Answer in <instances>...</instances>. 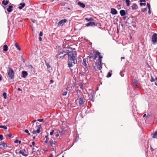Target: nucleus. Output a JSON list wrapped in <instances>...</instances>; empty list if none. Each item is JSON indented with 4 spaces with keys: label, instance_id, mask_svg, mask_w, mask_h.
<instances>
[{
    "label": "nucleus",
    "instance_id": "f257e3e1",
    "mask_svg": "<svg viewBox=\"0 0 157 157\" xmlns=\"http://www.w3.org/2000/svg\"><path fill=\"white\" fill-rule=\"evenodd\" d=\"M67 55L68 57L67 67L70 68L71 71H72L73 70L71 68L72 67L73 64H76L77 63L76 58L77 54L75 51L73 50L69 51L67 50L66 52L64 51H59L56 57L58 59H63Z\"/></svg>",
    "mask_w": 157,
    "mask_h": 157
},
{
    "label": "nucleus",
    "instance_id": "f03ea898",
    "mask_svg": "<svg viewBox=\"0 0 157 157\" xmlns=\"http://www.w3.org/2000/svg\"><path fill=\"white\" fill-rule=\"evenodd\" d=\"M98 56L99 57V62L101 64H102L101 59L102 58V56L101 55V53L98 51H96L95 52V54L94 56V59H96Z\"/></svg>",
    "mask_w": 157,
    "mask_h": 157
},
{
    "label": "nucleus",
    "instance_id": "7ed1b4c3",
    "mask_svg": "<svg viewBox=\"0 0 157 157\" xmlns=\"http://www.w3.org/2000/svg\"><path fill=\"white\" fill-rule=\"evenodd\" d=\"M8 75L9 77L11 79H13L14 78V72L13 70L11 68H9L8 73Z\"/></svg>",
    "mask_w": 157,
    "mask_h": 157
},
{
    "label": "nucleus",
    "instance_id": "20e7f679",
    "mask_svg": "<svg viewBox=\"0 0 157 157\" xmlns=\"http://www.w3.org/2000/svg\"><path fill=\"white\" fill-rule=\"evenodd\" d=\"M103 64V63H102V64H99L97 62H96L95 63V66H93V67L94 69L96 71H98L101 70V69L102 68V67L101 65Z\"/></svg>",
    "mask_w": 157,
    "mask_h": 157
},
{
    "label": "nucleus",
    "instance_id": "39448f33",
    "mask_svg": "<svg viewBox=\"0 0 157 157\" xmlns=\"http://www.w3.org/2000/svg\"><path fill=\"white\" fill-rule=\"evenodd\" d=\"M85 102V99L84 98L78 97V103L79 106H81Z\"/></svg>",
    "mask_w": 157,
    "mask_h": 157
},
{
    "label": "nucleus",
    "instance_id": "423d86ee",
    "mask_svg": "<svg viewBox=\"0 0 157 157\" xmlns=\"http://www.w3.org/2000/svg\"><path fill=\"white\" fill-rule=\"evenodd\" d=\"M82 65H84L86 68V70H85V73H88V70L89 67V65H88L86 63V60L85 59H83V63Z\"/></svg>",
    "mask_w": 157,
    "mask_h": 157
},
{
    "label": "nucleus",
    "instance_id": "0eeeda50",
    "mask_svg": "<svg viewBox=\"0 0 157 157\" xmlns=\"http://www.w3.org/2000/svg\"><path fill=\"white\" fill-rule=\"evenodd\" d=\"M151 40L153 43H155L157 42V34L154 33L151 37Z\"/></svg>",
    "mask_w": 157,
    "mask_h": 157
},
{
    "label": "nucleus",
    "instance_id": "6e6552de",
    "mask_svg": "<svg viewBox=\"0 0 157 157\" xmlns=\"http://www.w3.org/2000/svg\"><path fill=\"white\" fill-rule=\"evenodd\" d=\"M67 21V19L65 18L61 20L57 24L58 26L59 27L60 26H63L64 24Z\"/></svg>",
    "mask_w": 157,
    "mask_h": 157
},
{
    "label": "nucleus",
    "instance_id": "1a4fd4ad",
    "mask_svg": "<svg viewBox=\"0 0 157 157\" xmlns=\"http://www.w3.org/2000/svg\"><path fill=\"white\" fill-rule=\"evenodd\" d=\"M38 128L36 131L33 130L32 133L33 134H35L36 133H39L40 132V129L41 128V125H39L37 126Z\"/></svg>",
    "mask_w": 157,
    "mask_h": 157
},
{
    "label": "nucleus",
    "instance_id": "9d476101",
    "mask_svg": "<svg viewBox=\"0 0 157 157\" xmlns=\"http://www.w3.org/2000/svg\"><path fill=\"white\" fill-rule=\"evenodd\" d=\"M0 146H1L0 147L2 149H5L6 147H8V145L6 143L3 142H1L0 144Z\"/></svg>",
    "mask_w": 157,
    "mask_h": 157
},
{
    "label": "nucleus",
    "instance_id": "9b49d317",
    "mask_svg": "<svg viewBox=\"0 0 157 157\" xmlns=\"http://www.w3.org/2000/svg\"><path fill=\"white\" fill-rule=\"evenodd\" d=\"M110 13L113 15H116L117 14V12L115 9L112 8L111 9Z\"/></svg>",
    "mask_w": 157,
    "mask_h": 157
},
{
    "label": "nucleus",
    "instance_id": "f8f14e48",
    "mask_svg": "<svg viewBox=\"0 0 157 157\" xmlns=\"http://www.w3.org/2000/svg\"><path fill=\"white\" fill-rule=\"evenodd\" d=\"M95 23L94 22H90L86 24V26L88 27L90 26H92L93 25H97V24H95Z\"/></svg>",
    "mask_w": 157,
    "mask_h": 157
},
{
    "label": "nucleus",
    "instance_id": "ddd939ff",
    "mask_svg": "<svg viewBox=\"0 0 157 157\" xmlns=\"http://www.w3.org/2000/svg\"><path fill=\"white\" fill-rule=\"evenodd\" d=\"M94 92H92L90 93V94L89 95V99L92 101L93 98H94Z\"/></svg>",
    "mask_w": 157,
    "mask_h": 157
},
{
    "label": "nucleus",
    "instance_id": "4468645a",
    "mask_svg": "<svg viewBox=\"0 0 157 157\" xmlns=\"http://www.w3.org/2000/svg\"><path fill=\"white\" fill-rule=\"evenodd\" d=\"M77 5L79 6L80 7L82 8H84L85 7V5L80 2H78Z\"/></svg>",
    "mask_w": 157,
    "mask_h": 157
},
{
    "label": "nucleus",
    "instance_id": "2eb2a0df",
    "mask_svg": "<svg viewBox=\"0 0 157 157\" xmlns=\"http://www.w3.org/2000/svg\"><path fill=\"white\" fill-rule=\"evenodd\" d=\"M132 10H136L138 8V6L137 4L136 3H134L133 5L132 6Z\"/></svg>",
    "mask_w": 157,
    "mask_h": 157
},
{
    "label": "nucleus",
    "instance_id": "dca6fc26",
    "mask_svg": "<svg viewBox=\"0 0 157 157\" xmlns=\"http://www.w3.org/2000/svg\"><path fill=\"white\" fill-rule=\"evenodd\" d=\"M18 154H21L23 156L25 157H27L28 156L27 155L24 153V151L23 150H21L18 152Z\"/></svg>",
    "mask_w": 157,
    "mask_h": 157
},
{
    "label": "nucleus",
    "instance_id": "f3484780",
    "mask_svg": "<svg viewBox=\"0 0 157 157\" xmlns=\"http://www.w3.org/2000/svg\"><path fill=\"white\" fill-rule=\"evenodd\" d=\"M22 77L24 78H25L28 75L27 72L25 71H23L22 72Z\"/></svg>",
    "mask_w": 157,
    "mask_h": 157
},
{
    "label": "nucleus",
    "instance_id": "a211bd4d",
    "mask_svg": "<svg viewBox=\"0 0 157 157\" xmlns=\"http://www.w3.org/2000/svg\"><path fill=\"white\" fill-rule=\"evenodd\" d=\"M13 8V6H9L8 7V8L7 9V11L9 13L11 12L12 11Z\"/></svg>",
    "mask_w": 157,
    "mask_h": 157
},
{
    "label": "nucleus",
    "instance_id": "6ab92c4d",
    "mask_svg": "<svg viewBox=\"0 0 157 157\" xmlns=\"http://www.w3.org/2000/svg\"><path fill=\"white\" fill-rule=\"evenodd\" d=\"M120 13L121 16H123L125 15L126 12L124 10H121L120 11Z\"/></svg>",
    "mask_w": 157,
    "mask_h": 157
},
{
    "label": "nucleus",
    "instance_id": "aec40b11",
    "mask_svg": "<svg viewBox=\"0 0 157 157\" xmlns=\"http://www.w3.org/2000/svg\"><path fill=\"white\" fill-rule=\"evenodd\" d=\"M20 6L18 7V8L19 9L21 10L24 7L25 5V3H21L20 4Z\"/></svg>",
    "mask_w": 157,
    "mask_h": 157
},
{
    "label": "nucleus",
    "instance_id": "412c9836",
    "mask_svg": "<svg viewBox=\"0 0 157 157\" xmlns=\"http://www.w3.org/2000/svg\"><path fill=\"white\" fill-rule=\"evenodd\" d=\"M9 2L7 0H3L2 2V3L4 6H6L7 5L8 3H9Z\"/></svg>",
    "mask_w": 157,
    "mask_h": 157
},
{
    "label": "nucleus",
    "instance_id": "4be33fe9",
    "mask_svg": "<svg viewBox=\"0 0 157 157\" xmlns=\"http://www.w3.org/2000/svg\"><path fill=\"white\" fill-rule=\"evenodd\" d=\"M15 45L16 47L17 48V49L19 51H21V48L20 47V46L19 44L17 43H16L15 44Z\"/></svg>",
    "mask_w": 157,
    "mask_h": 157
},
{
    "label": "nucleus",
    "instance_id": "5701e85b",
    "mask_svg": "<svg viewBox=\"0 0 157 157\" xmlns=\"http://www.w3.org/2000/svg\"><path fill=\"white\" fill-rule=\"evenodd\" d=\"M8 48L6 45H5L3 46V50L5 52H6L8 50Z\"/></svg>",
    "mask_w": 157,
    "mask_h": 157
},
{
    "label": "nucleus",
    "instance_id": "b1692460",
    "mask_svg": "<svg viewBox=\"0 0 157 157\" xmlns=\"http://www.w3.org/2000/svg\"><path fill=\"white\" fill-rule=\"evenodd\" d=\"M85 20L87 21H94V19L92 17L90 18H85Z\"/></svg>",
    "mask_w": 157,
    "mask_h": 157
},
{
    "label": "nucleus",
    "instance_id": "393cba45",
    "mask_svg": "<svg viewBox=\"0 0 157 157\" xmlns=\"http://www.w3.org/2000/svg\"><path fill=\"white\" fill-rule=\"evenodd\" d=\"M152 137L154 138L157 139V131L154 133Z\"/></svg>",
    "mask_w": 157,
    "mask_h": 157
},
{
    "label": "nucleus",
    "instance_id": "a878e982",
    "mask_svg": "<svg viewBox=\"0 0 157 157\" xmlns=\"http://www.w3.org/2000/svg\"><path fill=\"white\" fill-rule=\"evenodd\" d=\"M54 141L52 139H51L49 141V142L50 143V144L49 145V146L50 147H53V144Z\"/></svg>",
    "mask_w": 157,
    "mask_h": 157
},
{
    "label": "nucleus",
    "instance_id": "bb28decb",
    "mask_svg": "<svg viewBox=\"0 0 157 157\" xmlns=\"http://www.w3.org/2000/svg\"><path fill=\"white\" fill-rule=\"evenodd\" d=\"M130 2L129 0H125V2L127 6H129L130 5Z\"/></svg>",
    "mask_w": 157,
    "mask_h": 157
},
{
    "label": "nucleus",
    "instance_id": "cd10ccee",
    "mask_svg": "<svg viewBox=\"0 0 157 157\" xmlns=\"http://www.w3.org/2000/svg\"><path fill=\"white\" fill-rule=\"evenodd\" d=\"M3 96L4 99H6L7 98V94L6 92H4L3 93Z\"/></svg>",
    "mask_w": 157,
    "mask_h": 157
},
{
    "label": "nucleus",
    "instance_id": "c85d7f7f",
    "mask_svg": "<svg viewBox=\"0 0 157 157\" xmlns=\"http://www.w3.org/2000/svg\"><path fill=\"white\" fill-rule=\"evenodd\" d=\"M0 128H4V129H6L7 127L5 125H1L0 126Z\"/></svg>",
    "mask_w": 157,
    "mask_h": 157
},
{
    "label": "nucleus",
    "instance_id": "c756f323",
    "mask_svg": "<svg viewBox=\"0 0 157 157\" xmlns=\"http://www.w3.org/2000/svg\"><path fill=\"white\" fill-rule=\"evenodd\" d=\"M14 142L15 143H17L18 142L19 144H21V140H16L14 141Z\"/></svg>",
    "mask_w": 157,
    "mask_h": 157
},
{
    "label": "nucleus",
    "instance_id": "7c9ffc66",
    "mask_svg": "<svg viewBox=\"0 0 157 157\" xmlns=\"http://www.w3.org/2000/svg\"><path fill=\"white\" fill-rule=\"evenodd\" d=\"M54 134L56 137H58L59 136V133L58 132H55Z\"/></svg>",
    "mask_w": 157,
    "mask_h": 157
},
{
    "label": "nucleus",
    "instance_id": "2f4dec72",
    "mask_svg": "<svg viewBox=\"0 0 157 157\" xmlns=\"http://www.w3.org/2000/svg\"><path fill=\"white\" fill-rule=\"evenodd\" d=\"M24 131H25V132L28 133V135H29V136L30 135V134L29 133V131L28 129L25 130Z\"/></svg>",
    "mask_w": 157,
    "mask_h": 157
},
{
    "label": "nucleus",
    "instance_id": "473e14b6",
    "mask_svg": "<svg viewBox=\"0 0 157 157\" xmlns=\"http://www.w3.org/2000/svg\"><path fill=\"white\" fill-rule=\"evenodd\" d=\"M111 75H112V74L110 72H109L108 73V74H107V75L106 77L107 78H109V77H110L111 76Z\"/></svg>",
    "mask_w": 157,
    "mask_h": 157
},
{
    "label": "nucleus",
    "instance_id": "72a5a7b5",
    "mask_svg": "<svg viewBox=\"0 0 157 157\" xmlns=\"http://www.w3.org/2000/svg\"><path fill=\"white\" fill-rule=\"evenodd\" d=\"M96 23L95 24H97V25H96L98 26H101V24L100 23H98V22H95Z\"/></svg>",
    "mask_w": 157,
    "mask_h": 157
},
{
    "label": "nucleus",
    "instance_id": "f704fd0d",
    "mask_svg": "<svg viewBox=\"0 0 157 157\" xmlns=\"http://www.w3.org/2000/svg\"><path fill=\"white\" fill-rule=\"evenodd\" d=\"M3 139V136L2 135H0V140H2Z\"/></svg>",
    "mask_w": 157,
    "mask_h": 157
},
{
    "label": "nucleus",
    "instance_id": "c9c22d12",
    "mask_svg": "<svg viewBox=\"0 0 157 157\" xmlns=\"http://www.w3.org/2000/svg\"><path fill=\"white\" fill-rule=\"evenodd\" d=\"M140 6H145L146 5V4L145 3V2L144 3H140Z\"/></svg>",
    "mask_w": 157,
    "mask_h": 157
},
{
    "label": "nucleus",
    "instance_id": "e433bc0d",
    "mask_svg": "<svg viewBox=\"0 0 157 157\" xmlns=\"http://www.w3.org/2000/svg\"><path fill=\"white\" fill-rule=\"evenodd\" d=\"M67 94V91H65L63 92V96H66Z\"/></svg>",
    "mask_w": 157,
    "mask_h": 157
},
{
    "label": "nucleus",
    "instance_id": "4c0bfd02",
    "mask_svg": "<svg viewBox=\"0 0 157 157\" xmlns=\"http://www.w3.org/2000/svg\"><path fill=\"white\" fill-rule=\"evenodd\" d=\"M147 6L148 7V9H149V8L150 9V5L149 3H147Z\"/></svg>",
    "mask_w": 157,
    "mask_h": 157
},
{
    "label": "nucleus",
    "instance_id": "58836bf2",
    "mask_svg": "<svg viewBox=\"0 0 157 157\" xmlns=\"http://www.w3.org/2000/svg\"><path fill=\"white\" fill-rule=\"evenodd\" d=\"M54 131L53 130H52V131L50 132V135H52L54 133Z\"/></svg>",
    "mask_w": 157,
    "mask_h": 157
},
{
    "label": "nucleus",
    "instance_id": "ea45409f",
    "mask_svg": "<svg viewBox=\"0 0 157 157\" xmlns=\"http://www.w3.org/2000/svg\"><path fill=\"white\" fill-rule=\"evenodd\" d=\"M28 67L29 68H30L31 69H34V68L32 66V65H29Z\"/></svg>",
    "mask_w": 157,
    "mask_h": 157
},
{
    "label": "nucleus",
    "instance_id": "a19ab883",
    "mask_svg": "<svg viewBox=\"0 0 157 157\" xmlns=\"http://www.w3.org/2000/svg\"><path fill=\"white\" fill-rule=\"evenodd\" d=\"M37 121H40V122H42L44 121V119H38L37 120Z\"/></svg>",
    "mask_w": 157,
    "mask_h": 157
},
{
    "label": "nucleus",
    "instance_id": "79ce46f5",
    "mask_svg": "<svg viewBox=\"0 0 157 157\" xmlns=\"http://www.w3.org/2000/svg\"><path fill=\"white\" fill-rule=\"evenodd\" d=\"M155 81V79H154L153 77H151V82H154Z\"/></svg>",
    "mask_w": 157,
    "mask_h": 157
},
{
    "label": "nucleus",
    "instance_id": "37998d69",
    "mask_svg": "<svg viewBox=\"0 0 157 157\" xmlns=\"http://www.w3.org/2000/svg\"><path fill=\"white\" fill-rule=\"evenodd\" d=\"M120 74L121 77H123L124 76V74L122 73V72H120Z\"/></svg>",
    "mask_w": 157,
    "mask_h": 157
},
{
    "label": "nucleus",
    "instance_id": "c03bdc74",
    "mask_svg": "<svg viewBox=\"0 0 157 157\" xmlns=\"http://www.w3.org/2000/svg\"><path fill=\"white\" fill-rule=\"evenodd\" d=\"M89 57L90 59H94V56H89Z\"/></svg>",
    "mask_w": 157,
    "mask_h": 157
},
{
    "label": "nucleus",
    "instance_id": "a18cd8bd",
    "mask_svg": "<svg viewBox=\"0 0 157 157\" xmlns=\"http://www.w3.org/2000/svg\"><path fill=\"white\" fill-rule=\"evenodd\" d=\"M42 35H43V33H42L41 32H40V33H39V36H42Z\"/></svg>",
    "mask_w": 157,
    "mask_h": 157
},
{
    "label": "nucleus",
    "instance_id": "49530a36",
    "mask_svg": "<svg viewBox=\"0 0 157 157\" xmlns=\"http://www.w3.org/2000/svg\"><path fill=\"white\" fill-rule=\"evenodd\" d=\"M45 138L46 139V140H48L49 138H48V135L45 136Z\"/></svg>",
    "mask_w": 157,
    "mask_h": 157
},
{
    "label": "nucleus",
    "instance_id": "de8ad7c7",
    "mask_svg": "<svg viewBox=\"0 0 157 157\" xmlns=\"http://www.w3.org/2000/svg\"><path fill=\"white\" fill-rule=\"evenodd\" d=\"M146 10H147V8H144V9H142L141 11L142 12H144Z\"/></svg>",
    "mask_w": 157,
    "mask_h": 157
},
{
    "label": "nucleus",
    "instance_id": "09e8293b",
    "mask_svg": "<svg viewBox=\"0 0 157 157\" xmlns=\"http://www.w3.org/2000/svg\"><path fill=\"white\" fill-rule=\"evenodd\" d=\"M145 0H140V2H145Z\"/></svg>",
    "mask_w": 157,
    "mask_h": 157
},
{
    "label": "nucleus",
    "instance_id": "8fccbe9b",
    "mask_svg": "<svg viewBox=\"0 0 157 157\" xmlns=\"http://www.w3.org/2000/svg\"><path fill=\"white\" fill-rule=\"evenodd\" d=\"M8 136L10 138H11L12 135L10 133H9V134H8Z\"/></svg>",
    "mask_w": 157,
    "mask_h": 157
},
{
    "label": "nucleus",
    "instance_id": "3c124183",
    "mask_svg": "<svg viewBox=\"0 0 157 157\" xmlns=\"http://www.w3.org/2000/svg\"><path fill=\"white\" fill-rule=\"evenodd\" d=\"M31 21L34 23H35L36 21V20H35L32 19Z\"/></svg>",
    "mask_w": 157,
    "mask_h": 157
},
{
    "label": "nucleus",
    "instance_id": "603ef678",
    "mask_svg": "<svg viewBox=\"0 0 157 157\" xmlns=\"http://www.w3.org/2000/svg\"><path fill=\"white\" fill-rule=\"evenodd\" d=\"M32 150L33 151V152H35L36 150V149H35L34 148H33Z\"/></svg>",
    "mask_w": 157,
    "mask_h": 157
},
{
    "label": "nucleus",
    "instance_id": "864d4df0",
    "mask_svg": "<svg viewBox=\"0 0 157 157\" xmlns=\"http://www.w3.org/2000/svg\"><path fill=\"white\" fill-rule=\"evenodd\" d=\"M148 11V13L149 14H151V10H150V9L149 8Z\"/></svg>",
    "mask_w": 157,
    "mask_h": 157
},
{
    "label": "nucleus",
    "instance_id": "5fc2aeb1",
    "mask_svg": "<svg viewBox=\"0 0 157 157\" xmlns=\"http://www.w3.org/2000/svg\"><path fill=\"white\" fill-rule=\"evenodd\" d=\"M54 150H55L54 148L53 147H52V148L50 149V150H51V151H54Z\"/></svg>",
    "mask_w": 157,
    "mask_h": 157
},
{
    "label": "nucleus",
    "instance_id": "6e6d98bb",
    "mask_svg": "<svg viewBox=\"0 0 157 157\" xmlns=\"http://www.w3.org/2000/svg\"><path fill=\"white\" fill-rule=\"evenodd\" d=\"M137 82V80H135L134 81V82H133L134 83H135L136 84Z\"/></svg>",
    "mask_w": 157,
    "mask_h": 157
},
{
    "label": "nucleus",
    "instance_id": "4d7b16f0",
    "mask_svg": "<svg viewBox=\"0 0 157 157\" xmlns=\"http://www.w3.org/2000/svg\"><path fill=\"white\" fill-rule=\"evenodd\" d=\"M32 145L33 146H35V143L34 142H32Z\"/></svg>",
    "mask_w": 157,
    "mask_h": 157
},
{
    "label": "nucleus",
    "instance_id": "13d9d810",
    "mask_svg": "<svg viewBox=\"0 0 157 157\" xmlns=\"http://www.w3.org/2000/svg\"><path fill=\"white\" fill-rule=\"evenodd\" d=\"M150 116H151V115L150 114H149L148 113L147 114L146 117H149Z\"/></svg>",
    "mask_w": 157,
    "mask_h": 157
},
{
    "label": "nucleus",
    "instance_id": "bf43d9fd",
    "mask_svg": "<svg viewBox=\"0 0 157 157\" xmlns=\"http://www.w3.org/2000/svg\"><path fill=\"white\" fill-rule=\"evenodd\" d=\"M39 39L40 41H41L42 40V38L40 37H39Z\"/></svg>",
    "mask_w": 157,
    "mask_h": 157
},
{
    "label": "nucleus",
    "instance_id": "052dcab7",
    "mask_svg": "<svg viewBox=\"0 0 157 157\" xmlns=\"http://www.w3.org/2000/svg\"><path fill=\"white\" fill-rule=\"evenodd\" d=\"M17 90H18V91H22V90L21 89H20V88H18Z\"/></svg>",
    "mask_w": 157,
    "mask_h": 157
},
{
    "label": "nucleus",
    "instance_id": "680f3d73",
    "mask_svg": "<svg viewBox=\"0 0 157 157\" xmlns=\"http://www.w3.org/2000/svg\"><path fill=\"white\" fill-rule=\"evenodd\" d=\"M48 140H45V141H44V142L45 143L47 144V143H48Z\"/></svg>",
    "mask_w": 157,
    "mask_h": 157
},
{
    "label": "nucleus",
    "instance_id": "e2e57ef3",
    "mask_svg": "<svg viewBox=\"0 0 157 157\" xmlns=\"http://www.w3.org/2000/svg\"><path fill=\"white\" fill-rule=\"evenodd\" d=\"M2 80V76L0 74V81H1Z\"/></svg>",
    "mask_w": 157,
    "mask_h": 157
},
{
    "label": "nucleus",
    "instance_id": "0e129e2a",
    "mask_svg": "<svg viewBox=\"0 0 157 157\" xmlns=\"http://www.w3.org/2000/svg\"><path fill=\"white\" fill-rule=\"evenodd\" d=\"M50 82L51 83H53L54 82V81L52 80H51L50 81Z\"/></svg>",
    "mask_w": 157,
    "mask_h": 157
},
{
    "label": "nucleus",
    "instance_id": "69168bd1",
    "mask_svg": "<svg viewBox=\"0 0 157 157\" xmlns=\"http://www.w3.org/2000/svg\"><path fill=\"white\" fill-rule=\"evenodd\" d=\"M151 150L152 151H154V149L152 148L151 147Z\"/></svg>",
    "mask_w": 157,
    "mask_h": 157
},
{
    "label": "nucleus",
    "instance_id": "338daca9",
    "mask_svg": "<svg viewBox=\"0 0 157 157\" xmlns=\"http://www.w3.org/2000/svg\"><path fill=\"white\" fill-rule=\"evenodd\" d=\"M48 157H53V155L52 154H51Z\"/></svg>",
    "mask_w": 157,
    "mask_h": 157
},
{
    "label": "nucleus",
    "instance_id": "774afa93",
    "mask_svg": "<svg viewBox=\"0 0 157 157\" xmlns=\"http://www.w3.org/2000/svg\"><path fill=\"white\" fill-rule=\"evenodd\" d=\"M67 9L68 10H70L71 9L69 7H67Z\"/></svg>",
    "mask_w": 157,
    "mask_h": 157
}]
</instances>
